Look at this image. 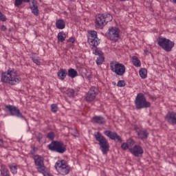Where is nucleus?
Wrapping results in <instances>:
<instances>
[{
	"label": "nucleus",
	"mask_w": 176,
	"mask_h": 176,
	"mask_svg": "<svg viewBox=\"0 0 176 176\" xmlns=\"http://www.w3.org/2000/svg\"><path fill=\"white\" fill-rule=\"evenodd\" d=\"M1 80L3 82V83H8V85L13 86L20 83L21 78H20V76H19L17 70L10 68L7 72H3L1 74Z\"/></svg>",
	"instance_id": "f257e3e1"
},
{
	"label": "nucleus",
	"mask_w": 176,
	"mask_h": 176,
	"mask_svg": "<svg viewBox=\"0 0 176 176\" xmlns=\"http://www.w3.org/2000/svg\"><path fill=\"white\" fill-rule=\"evenodd\" d=\"M112 20H113V16L110 14H98L96 16L95 27L102 30Z\"/></svg>",
	"instance_id": "f03ea898"
},
{
	"label": "nucleus",
	"mask_w": 176,
	"mask_h": 176,
	"mask_svg": "<svg viewBox=\"0 0 176 176\" xmlns=\"http://www.w3.org/2000/svg\"><path fill=\"white\" fill-rule=\"evenodd\" d=\"M94 137L98 142L100 150L104 155H107L109 152V143L105 137H104L100 132H97Z\"/></svg>",
	"instance_id": "7ed1b4c3"
},
{
	"label": "nucleus",
	"mask_w": 176,
	"mask_h": 176,
	"mask_svg": "<svg viewBox=\"0 0 176 176\" xmlns=\"http://www.w3.org/2000/svg\"><path fill=\"white\" fill-rule=\"evenodd\" d=\"M135 107L136 109H144L145 108H151V102L146 100V98L144 94H138L135 99Z\"/></svg>",
	"instance_id": "20e7f679"
},
{
	"label": "nucleus",
	"mask_w": 176,
	"mask_h": 176,
	"mask_svg": "<svg viewBox=\"0 0 176 176\" xmlns=\"http://www.w3.org/2000/svg\"><path fill=\"white\" fill-rule=\"evenodd\" d=\"M48 149L52 152L63 154L67 152V145L63 142L53 140L49 145Z\"/></svg>",
	"instance_id": "39448f33"
},
{
	"label": "nucleus",
	"mask_w": 176,
	"mask_h": 176,
	"mask_svg": "<svg viewBox=\"0 0 176 176\" xmlns=\"http://www.w3.org/2000/svg\"><path fill=\"white\" fill-rule=\"evenodd\" d=\"M55 168L61 175H67L71 171V167L64 160L58 161L55 164Z\"/></svg>",
	"instance_id": "423d86ee"
},
{
	"label": "nucleus",
	"mask_w": 176,
	"mask_h": 176,
	"mask_svg": "<svg viewBox=\"0 0 176 176\" xmlns=\"http://www.w3.org/2000/svg\"><path fill=\"white\" fill-rule=\"evenodd\" d=\"M157 43L165 52H171L175 45L174 42L166 38H159Z\"/></svg>",
	"instance_id": "0eeeda50"
},
{
	"label": "nucleus",
	"mask_w": 176,
	"mask_h": 176,
	"mask_svg": "<svg viewBox=\"0 0 176 176\" xmlns=\"http://www.w3.org/2000/svg\"><path fill=\"white\" fill-rule=\"evenodd\" d=\"M110 68L112 71V72H114L116 74V75H118L119 76H123L126 72V67L124 65L117 63L116 64H113L112 63H110Z\"/></svg>",
	"instance_id": "6e6552de"
},
{
	"label": "nucleus",
	"mask_w": 176,
	"mask_h": 176,
	"mask_svg": "<svg viewBox=\"0 0 176 176\" xmlns=\"http://www.w3.org/2000/svg\"><path fill=\"white\" fill-rule=\"evenodd\" d=\"M6 111L10 112V115L11 116H15V118H19L20 119H24V116L23 113L20 111L19 107L12 105V104H7L5 106Z\"/></svg>",
	"instance_id": "1a4fd4ad"
},
{
	"label": "nucleus",
	"mask_w": 176,
	"mask_h": 176,
	"mask_svg": "<svg viewBox=\"0 0 176 176\" xmlns=\"http://www.w3.org/2000/svg\"><path fill=\"white\" fill-rule=\"evenodd\" d=\"M23 0H15V6H20L23 3ZM31 0H24V2H30ZM32 12L34 16L39 14V10H38V3L35 0H32V6L30 7Z\"/></svg>",
	"instance_id": "9d476101"
},
{
	"label": "nucleus",
	"mask_w": 176,
	"mask_h": 176,
	"mask_svg": "<svg viewBox=\"0 0 176 176\" xmlns=\"http://www.w3.org/2000/svg\"><path fill=\"white\" fill-rule=\"evenodd\" d=\"M88 43L92 46L91 47H97L100 45V39L97 37V32L94 30L89 32Z\"/></svg>",
	"instance_id": "9b49d317"
},
{
	"label": "nucleus",
	"mask_w": 176,
	"mask_h": 176,
	"mask_svg": "<svg viewBox=\"0 0 176 176\" xmlns=\"http://www.w3.org/2000/svg\"><path fill=\"white\" fill-rule=\"evenodd\" d=\"M34 164L36 166V168L38 173H45L46 170V166H45V163L43 162V157L40 155L34 156Z\"/></svg>",
	"instance_id": "f8f14e48"
},
{
	"label": "nucleus",
	"mask_w": 176,
	"mask_h": 176,
	"mask_svg": "<svg viewBox=\"0 0 176 176\" xmlns=\"http://www.w3.org/2000/svg\"><path fill=\"white\" fill-rule=\"evenodd\" d=\"M98 94V88L96 87H91L88 93L87 94L85 100L88 102H91V101H94L96 100V97Z\"/></svg>",
	"instance_id": "ddd939ff"
},
{
	"label": "nucleus",
	"mask_w": 176,
	"mask_h": 176,
	"mask_svg": "<svg viewBox=\"0 0 176 176\" xmlns=\"http://www.w3.org/2000/svg\"><path fill=\"white\" fill-rule=\"evenodd\" d=\"M93 54H95V56H98V57L96 58V64L97 65H101L104 61H105V58L104 57V55L102 54V52L100 50V48L98 47H91Z\"/></svg>",
	"instance_id": "4468645a"
},
{
	"label": "nucleus",
	"mask_w": 176,
	"mask_h": 176,
	"mask_svg": "<svg viewBox=\"0 0 176 176\" xmlns=\"http://www.w3.org/2000/svg\"><path fill=\"white\" fill-rule=\"evenodd\" d=\"M109 38L110 41L117 42L119 41V28L116 27H111L109 29Z\"/></svg>",
	"instance_id": "2eb2a0df"
},
{
	"label": "nucleus",
	"mask_w": 176,
	"mask_h": 176,
	"mask_svg": "<svg viewBox=\"0 0 176 176\" xmlns=\"http://www.w3.org/2000/svg\"><path fill=\"white\" fill-rule=\"evenodd\" d=\"M129 151L135 157H140L144 153V149L140 145H135L133 148H129Z\"/></svg>",
	"instance_id": "dca6fc26"
},
{
	"label": "nucleus",
	"mask_w": 176,
	"mask_h": 176,
	"mask_svg": "<svg viewBox=\"0 0 176 176\" xmlns=\"http://www.w3.org/2000/svg\"><path fill=\"white\" fill-rule=\"evenodd\" d=\"M104 135L109 137L110 140H113L114 141H118V142H122L123 140L122 138L116 132H112L111 131H104Z\"/></svg>",
	"instance_id": "f3484780"
},
{
	"label": "nucleus",
	"mask_w": 176,
	"mask_h": 176,
	"mask_svg": "<svg viewBox=\"0 0 176 176\" xmlns=\"http://www.w3.org/2000/svg\"><path fill=\"white\" fill-rule=\"evenodd\" d=\"M166 119L170 124H176V113L173 111L168 112Z\"/></svg>",
	"instance_id": "a211bd4d"
},
{
	"label": "nucleus",
	"mask_w": 176,
	"mask_h": 176,
	"mask_svg": "<svg viewBox=\"0 0 176 176\" xmlns=\"http://www.w3.org/2000/svg\"><path fill=\"white\" fill-rule=\"evenodd\" d=\"M137 133L140 140H146L149 137V132L146 129H140L138 131Z\"/></svg>",
	"instance_id": "6ab92c4d"
},
{
	"label": "nucleus",
	"mask_w": 176,
	"mask_h": 176,
	"mask_svg": "<svg viewBox=\"0 0 176 176\" xmlns=\"http://www.w3.org/2000/svg\"><path fill=\"white\" fill-rule=\"evenodd\" d=\"M92 120L96 124H104L105 118L101 116H95L93 117Z\"/></svg>",
	"instance_id": "aec40b11"
},
{
	"label": "nucleus",
	"mask_w": 176,
	"mask_h": 176,
	"mask_svg": "<svg viewBox=\"0 0 176 176\" xmlns=\"http://www.w3.org/2000/svg\"><path fill=\"white\" fill-rule=\"evenodd\" d=\"M57 75H58V79H60V80H64V79L67 78V75H68V72L65 69H60L59 71L58 72Z\"/></svg>",
	"instance_id": "412c9836"
},
{
	"label": "nucleus",
	"mask_w": 176,
	"mask_h": 176,
	"mask_svg": "<svg viewBox=\"0 0 176 176\" xmlns=\"http://www.w3.org/2000/svg\"><path fill=\"white\" fill-rule=\"evenodd\" d=\"M56 27L58 30H64V28H65V22L63 19L57 20L56 22Z\"/></svg>",
	"instance_id": "4be33fe9"
},
{
	"label": "nucleus",
	"mask_w": 176,
	"mask_h": 176,
	"mask_svg": "<svg viewBox=\"0 0 176 176\" xmlns=\"http://www.w3.org/2000/svg\"><path fill=\"white\" fill-rule=\"evenodd\" d=\"M0 171L1 176H10V173H9V170L6 168V166L3 164L1 165Z\"/></svg>",
	"instance_id": "5701e85b"
},
{
	"label": "nucleus",
	"mask_w": 176,
	"mask_h": 176,
	"mask_svg": "<svg viewBox=\"0 0 176 176\" xmlns=\"http://www.w3.org/2000/svg\"><path fill=\"white\" fill-rule=\"evenodd\" d=\"M67 75L69 78H76L79 74L75 69H69L67 72Z\"/></svg>",
	"instance_id": "b1692460"
},
{
	"label": "nucleus",
	"mask_w": 176,
	"mask_h": 176,
	"mask_svg": "<svg viewBox=\"0 0 176 176\" xmlns=\"http://www.w3.org/2000/svg\"><path fill=\"white\" fill-rule=\"evenodd\" d=\"M130 144H132V145L134 144V140H129L127 141V142L122 143L121 145L122 149L124 151H126V149H129L130 148Z\"/></svg>",
	"instance_id": "393cba45"
},
{
	"label": "nucleus",
	"mask_w": 176,
	"mask_h": 176,
	"mask_svg": "<svg viewBox=\"0 0 176 176\" xmlns=\"http://www.w3.org/2000/svg\"><path fill=\"white\" fill-rule=\"evenodd\" d=\"M65 38H67V34H65L64 32H60L58 34V40L59 42H64V41H65Z\"/></svg>",
	"instance_id": "a878e982"
},
{
	"label": "nucleus",
	"mask_w": 176,
	"mask_h": 176,
	"mask_svg": "<svg viewBox=\"0 0 176 176\" xmlns=\"http://www.w3.org/2000/svg\"><path fill=\"white\" fill-rule=\"evenodd\" d=\"M132 63L135 67H141V61L137 58V56L132 57Z\"/></svg>",
	"instance_id": "bb28decb"
},
{
	"label": "nucleus",
	"mask_w": 176,
	"mask_h": 176,
	"mask_svg": "<svg viewBox=\"0 0 176 176\" xmlns=\"http://www.w3.org/2000/svg\"><path fill=\"white\" fill-rule=\"evenodd\" d=\"M140 76L142 78V79H145L146 78V75L148 74V72L146 71V69L142 68L139 72Z\"/></svg>",
	"instance_id": "cd10ccee"
},
{
	"label": "nucleus",
	"mask_w": 176,
	"mask_h": 176,
	"mask_svg": "<svg viewBox=\"0 0 176 176\" xmlns=\"http://www.w3.org/2000/svg\"><path fill=\"white\" fill-rule=\"evenodd\" d=\"M65 93L68 97L72 98L75 94V91L72 89H69L65 91Z\"/></svg>",
	"instance_id": "c85d7f7f"
},
{
	"label": "nucleus",
	"mask_w": 176,
	"mask_h": 176,
	"mask_svg": "<svg viewBox=\"0 0 176 176\" xmlns=\"http://www.w3.org/2000/svg\"><path fill=\"white\" fill-rule=\"evenodd\" d=\"M31 59L33 61V63H34V64H36V65H41V60H39L38 57L32 56Z\"/></svg>",
	"instance_id": "c756f323"
},
{
	"label": "nucleus",
	"mask_w": 176,
	"mask_h": 176,
	"mask_svg": "<svg viewBox=\"0 0 176 176\" xmlns=\"http://www.w3.org/2000/svg\"><path fill=\"white\" fill-rule=\"evenodd\" d=\"M9 168L12 174H17V166L16 165H10Z\"/></svg>",
	"instance_id": "7c9ffc66"
},
{
	"label": "nucleus",
	"mask_w": 176,
	"mask_h": 176,
	"mask_svg": "<svg viewBox=\"0 0 176 176\" xmlns=\"http://www.w3.org/2000/svg\"><path fill=\"white\" fill-rule=\"evenodd\" d=\"M51 111L56 113L57 111H58V107H57V104H51Z\"/></svg>",
	"instance_id": "2f4dec72"
},
{
	"label": "nucleus",
	"mask_w": 176,
	"mask_h": 176,
	"mask_svg": "<svg viewBox=\"0 0 176 176\" xmlns=\"http://www.w3.org/2000/svg\"><path fill=\"white\" fill-rule=\"evenodd\" d=\"M117 86L118 87H124L126 86V82L123 80H119L117 84Z\"/></svg>",
	"instance_id": "473e14b6"
},
{
	"label": "nucleus",
	"mask_w": 176,
	"mask_h": 176,
	"mask_svg": "<svg viewBox=\"0 0 176 176\" xmlns=\"http://www.w3.org/2000/svg\"><path fill=\"white\" fill-rule=\"evenodd\" d=\"M36 138L37 141H38V142H41V140H42V138H43V135L40 133H36Z\"/></svg>",
	"instance_id": "72a5a7b5"
},
{
	"label": "nucleus",
	"mask_w": 176,
	"mask_h": 176,
	"mask_svg": "<svg viewBox=\"0 0 176 176\" xmlns=\"http://www.w3.org/2000/svg\"><path fill=\"white\" fill-rule=\"evenodd\" d=\"M47 138L50 140H54V133L53 132H50L47 133Z\"/></svg>",
	"instance_id": "f704fd0d"
},
{
	"label": "nucleus",
	"mask_w": 176,
	"mask_h": 176,
	"mask_svg": "<svg viewBox=\"0 0 176 176\" xmlns=\"http://www.w3.org/2000/svg\"><path fill=\"white\" fill-rule=\"evenodd\" d=\"M0 20L1 21H6V16L0 12Z\"/></svg>",
	"instance_id": "c9c22d12"
},
{
	"label": "nucleus",
	"mask_w": 176,
	"mask_h": 176,
	"mask_svg": "<svg viewBox=\"0 0 176 176\" xmlns=\"http://www.w3.org/2000/svg\"><path fill=\"white\" fill-rule=\"evenodd\" d=\"M72 135H73L74 137H78V131H76V129L74 130V133H72Z\"/></svg>",
	"instance_id": "e433bc0d"
},
{
	"label": "nucleus",
	"mask_w": 176,
	"mask_h": 176,
	"mask_svg": "<svg viewBox=\"0 0 176 176\" xmlns=\"http://www.w3.org/2000/svg\"><path fill=\"white\" fill-rule=\"evenodd\" d=\"M68 42H70L71 43H74V42H75V38L71 37V38L68 40Z\"/></svg>",
	"instance_id": "4c0bfd02"
},
{
	"label": "nucleus",
	"mask_w": 176,
	"mask_h": 176,
	"mask_svg": "<svg viewBox=\"0 0 176 176\" xmlns=\"http://www.w3.org/2000/svg\"><path fill=\"white\" fill-rule=\"evenodd\" d=\"M41 174H43L44 176H52V175H50V173H47L46 172V170H45L44 173H41Z\"/></svg>",
	"instance_id": "58836bf2"
},
{
	"label": "nucleus",
	"mask_w": 176,
	"mask_h": 176,
	"mask_svg": "<svg viewBox=\"0 0 176 176\" xmlns=\"http://www.w3.org/2000/svg\"><path fill=\"white\" fill-rule=\"evenodd\" d=\"M1 31H6V26L2 25L1 26Z\"/></svg>",
	"instance_id": "ea45409f"
},
{
	"label": "nucleus",
	"mask_w": 176,
	"mask_h": 176,
	"mask_svg": "<svg viewBox=\"0 0 176 176\" xmlns=\"http://www.w3.org/2000/svg\"><path fill=\"white\" fill-rule=\"evenodd\" d=\"M0 146H3V140L2 139H0Z\"/></svg>",
	"instance_id": "a19ab883"
},
{
	"label": "nucleus",
	"mask_w": 176,
	"mask_h": 176,
	"mask_svg": "<svg viewBox=\"0 0 176 176\" xmlns=\"http://www.w3.org/2000/svg\"><path fill=\"white\" fill-rule=\"evenodd\" d=\"M170 2H171L172 3H175L176 5V0H169ZM167 2H168V0H167Z\"/></svg>",
	"instance_id": "79ce46f5"
},
{
	"label": "nucleus",
	"mask_w": 176,
	"mask_h": 176,
	"mask_svg": "<svg viewBox=\"0 0 176 176\" xmlns=\"http://www.w3.org/2000/svg\"><path fill=\"white\" fill-rule=\"evenodd\" d=\"M13 30H14L13 28H10L8 31H10V32H12V31H13Z\"/></svg>",
	"instance_id": "37998d69"
},
{
	"label": "nucleus",
	"mask_w": 176,
	"mask_h": 176,
	"mask_svg": "<svg viewBox=\"0 0 176 176\" xmlns=\"http://www.w3.org/2000/svg\"><path fill=\"white\" fill-rule=\"evenodd\" d=\"M72 2H75L76 0H70Z\"/></svg>",
	"instance_id": "c03bdc74"
},
{
	"label": "nucleus",
	"mask_w": 176,
	"mask_h": 176,
	"mask_svg": "<svg viewBox=\"0 0 176 176\" xmlns=\"http://www.w3.org/2000/svg\"><path fill=\"white\" fill-rule=\"evenodd\" d=\"M32 153H34V152L32 151Z\"/></svg>",
	"instance_id": "a18cd8bd"
}]
</instances>
